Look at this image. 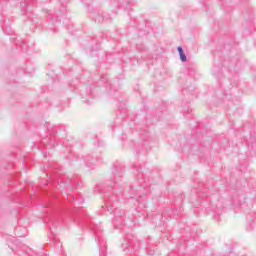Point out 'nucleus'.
<instances>
[{"mask_svg":"<svg viewBox=\"0 0 256 256\" xmlns=\"http://www.w3.org/2000/svg\"><path fill=\"white\" fill-rule=\"evenodd\" d=\"M177 50H178V53L180 55L181 61H183V62L187 61V56H185V52H183V48L181 46H179L177 48Z\"/></svg>","mask_w":256,"mask_h":256,"instance_id":"nucleus-1","label":"nucleus"}]
</instances>
